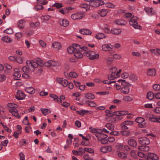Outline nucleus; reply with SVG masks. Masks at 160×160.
I'll use <instances>...</instances> for the list:
<instances>
[{
    "label": "nucleus",
    "instance_id": "nucleus-9",
    "mask_svg": "<svg viewBox=\"0 0 160 160\" xmlns=\"http://www.w3.org/2000/svg\"><path fill=\"white\" fill-rule=\"evenodd\" d=\"M95 136L97 137L98 141H100L105 139V138H107L108 137V136L106 134L101 133H96Z\"/></svg>",
    "mask_w": 160,
    "mask_h": 160
},
{
    "label": "nucleus",
    "instance_id": "nucleus-62",
    "mask_svg": "<svg viewBox=\"0 0 160 160\" xmlns=\"http://www.w3.org/2000/svg\"><path fill=\"white\" fill-rule=\"evenodd\" d=\"M39 43L40 45L43 48H45L46 46L45 42L42 40L39 41Z\"/></svg>",
    "mask_w": 160,
    "mask_h": 160
},
{
    "label": "nucleus",
    "instance_id": "nucleus-54",
    "mask_svg": "<svg viewBox=\"0 0 160 160\" xmlns=\"http://www.w3.org/2000/svg\"><path fill=\"white\" fill-rule=\"evenodd\" d=\"M133 98L132 97L129 96H125L123 98L124 100L126 101H130L133 99Z\"/></svg>",
    "mask_w": 160,
    "mask_h": 160
},
{
    "label": "nucleus",
    "instance_id": "nucleus-45",
    "mask_svg": "<svg viewBox=\"0 0 160 160\" xmlns=\"http://www.w3.org/2000/svg\"><path fill=\"white\" fill-rule=\"evenodd\" d=\"M12 115L18 118H20V116L18 113V110L17 109L15 110V111L12 113Z\"/></svg>",
    "mask_w": 160,
    "mask_h": 160
},
{
    "label": "nucleus",
    "instance_id": "nucleus-38",
    "mask_svg": "<svg viewBox=\"0 0 160 160\" xmlns=\"http://www.w3.org/2000/svg\"><path fill=\"white\" fill-rule=\"evenodd\" d=\"M73 47L75 51H81V47L78 44H74L73 45Z\"/></svg>",
    "mask_w": 160,
    "mask_h": 160
},
{
    "label": "nucleus",
    "instance_id": "nucleus-51",
    "mask_svg": "<svg viewBox=\"0 0 160 160\" xmlns=\"http://www.w3.org/2000/svg\"><path fill=\"white\" fill-rule=\"evenodd\" d=\"M69 76L72 78H75L78 77V74L74 72H71L69 73Z\"/></svg>",
    "mask_w": 160,
    "mask_h": 160
},
{
    "label": "nucleus",
    "instance_id": "nucleus-8",
    "mask_svg": "<svg viewBox=\"0 0 160 160\" xmlns=\"http://www.w3.org/2000/svg\"><path fill=\"white\" fill-rule=\"evenodd\" d=\"M57 80L58 83L62 85L64 87H66L68 85V82L65 79H63L62 78H58Z\"/></svg>",
    "mask_w": 160,
    "mask_h": 160
},
{
    "label": "nucleus",
    "instance_id": "nucleus-49",
    "mask_svg": "<svg viewBox=\"0 0 160 160\" xmlns=\"http://www.w3.org/2000/svg\"><path fill=\"white\" fill-rule=\"evenodd\" d=\"M43 7L41 5H38L35 7V9L36 11L42 10L43 9Z\"/></svg>",
    "mask_w": 160,
    "mask_h": 160
},
{
    "label": "nucleus",
    "instance_id": "nucleus-55",
    "mask_svg": "<svg viewBox=\"0 0 160 160\" xmlns=\"http://www.w3.org/2000/svg\"><path fill=\"white\" fill-rule=\"evenodd\" d=\"M13 75L15 76V77H16L17 78L15 79L16 80H18V78H19L21 76V74L19 72H14L13 73Z\"/></svg>",
    "mask_w": 160,
    "mask_h": 160
},
{
    "label": "nucleus",
    "instance_id": "nucleus-42",
    "mask_svg": "<svg viewBox=\"0 0 160 160\" xmlns=\"http://www.w3.org/2000/svg\"><path fill=\"white\" fill-rule=\"evenodd\" d=\"M24 21L22 20H21L19 21V22L18 24V27L19 28L22 29L24 28V26L23 24L24 23Z\"/></svg>",
    "mask_w": 160,
    "mask_h": 160
},
{
    "label": "nucleus",
    "instance_id": "nucleus-35",
    "mask_svg": "<svg viewBox=\"0 0 160 160\" xmlns=\"http://www.w3.org/2000/svg\"><path fill=\"white\" fill-rule=\"evenodd\" d=\"M106 113V116L109 117H112L113 116V112L109 110H106L105 111Z\"/></svg>",
    "mask_w": 160,
    "mask_h": 160
},
{
    "label": "nucleus",
    "instance_id": "nucleus-7",
    "mask_svg": "<svg viewBox=\"0 0 160 160\" xmlns=\"http://www.w3.org/2000/svg\"><path fill=\"white\" fill-rule=\"evenodd\" d=\"M139 143L142 145H148L150 143L149 139L146 137L140 138L139 139Z\"/></svg>",
    "mask_w": 160,
    "mask_h": 160
},
{
    "label": "nucleus",
    "instance_id": "nucleus-41",
    "mask_svg": "<svg viewBox=\"0 0 160 160\" xmlns=\"http://www.w3.org/2000/svg\"><path fill=\"white\" fill-rule=\"evenodd\" d=\"M41 18L43 20L47 21L49 20L51 18V16L49 15H45L42 16Z\"/></svg>",
    "mask_w": 160,
    "mask_h": 160
},
{
    "label": "nucleus",
    "instance_id": "nucleus-17",
    "mask_svg": "<svg viewBox=\"0 0 160 160\" xmlns=\"http://www.w3.org/2000/svg\"><path fill=\"white\" fill-rule=\"evenodd\" d=\"M138 148L141 151L148 152L149 150V148L148 146L146 145H142L139 146Z\"/></svg>",
    "mask_w": 160,
    "mask_h": 160
},
{
    "label": "nucleus",
    "instance_id": "nucleus-39",
    "mask_svg": "<svg viewBox=\"0 0 160 160\" xmlns=\"http://www.w3.org/2000/svg\"><path fill=\"white\" fill-rule=\"evenodd\" d=\"M121 134L124 136L127 137L129 136L130 133V132L127 130L122 131L121 132Z\"/></svg>",
    "mask_w": 160,
    "mask_h": 160
},
{
    "label": "nucleus",
    "instance_id": "nucleus-27",
    "mask_svg": "<svg viewBox=\"0 0 160 160\" xmlns=\"http://www.w3.org/2000/svg\"><path fill=\"white\" fill-rule=\"evenodd\" d=\"M115 23L119 25H125L126 24V22L123 19L117 20L115 21Z\"/></svg>",
    "mask_w": 160,
    "mask_h": 160
},
{
    "label": "nucleus",
    "instance_id": "nucleus-56",
    "mask_svg": "<svg viewBox=\"0 0 160 160\" xmlns=\"http://www.w3.org/2000/svg\"><path fill=\"white\" fill-rule=\"evenodd\" d=\"M130 154L132 157L135 158L137 157V155L136 151L135 150H132L130 152Z\"/></svg>",
    "mask_w": 160,
    "mask_h": 160
},
{
    "label": "nucleus",
    "instance_id": "nucleus-36",
    "mask_svg": "<svg viewBox=\"0 0 160 160\" xmlns=\"http://www.w3.org/2000/svg\"><path fill=\"white\" fill-rule=\"evenodd\" d=\"M86 104H88L90 107H94L97 106V104L93 101H88L86 102Z\"/></svg>",
    "mask_w": 160,
    "mask_h": 160
},
{
    "label": "nucleus",
    "instance_id": "nucleus-32",
    "mask_svg": "<svg viewBox=\"0 0 160 160\" xmlns=\"http://www.w3.org/2000/svg\"><path fill=\"white\" fill-rule=\"evenodd\" d=\"M105 37V36L103 33H98L95 35V38L98 39H100Z\"/></svg>",
    "mask_w": 160,
    "mask_h": 160
},
{
    "label": "nucleus",
    "instance_id": "nucleus-30",
    "mask_svg": "<svg viewBox=\"0 0 160 160\" xmlns=\"http://www.w3.org/2000/svg\"><path fill=\"white\" fill-rule=\"evenodd\" d=\"M85 97L86 98L89 99H93L95 98L94 95L91 93L85 94Z\"/></svg>",
    "mask_w": 160,
    "mask_h": 160
},
{
    "label": "nucleus",
    "instance_id": "nucleus-12",
    "mask_svg": "<svg viewBox=\"0 0 160 160\" xmlns=\"http://www.w3.org/2000/svg\"><path fill=\"white\" fill-rule=\"evenodd\" d=\"M79 32L83 34L90 35L91 34L92 32L89 30L87 29H82L79 30Z\"/></svg>",
    "mask_w": 160,
    "mask_h": 160
},
{
    "label": "nucleus",
    "instance_id": "nucleus-61",
    "mask_svg": "<svg viewBox=\"0 0 160 160\" xmlns=\"http://www.w3.org/2000/svg\"><path fill=\"white\" fill-rule=\"evenodd\" d=\"M136 77V76L135 75L132 74L130 75L129 78L132 81H135L137 79Z\"/></svg>",
    "mask_w": 160,
    "mask_h": 160
},
{
    "label": "nucleus",
    "instance_id": "nucleus-33",
    "mask_svg": "<svg viewBox=\"0 0 160 160\" xmlns=\"http://www.w3.org/2000/svg\"><path fill=\"white\" fill-rule=\"evenodd\" d=\"M108 12L106 9H102L100 11L99 14L102 17H104L107 15Z\"/></svg>",
    "mask_w": 160,
    "mask_h": 160
},
{
    "label": "nucleus",
    "instance_id": "nucleus-40",
    "mask_svg": "<svg viewBox=\"0 0 160 160\" xmlns=\"http://www.w3.org/2000/svg\"><path fill=\"white\" fill-rule=\"evenodd\" d=\"M149 120L153 122H160V119L154 117H150L149 119Z\"/></svg>",
    "mask_w": 160,
    "mask_h": 160
},
{
    "label": "nucleus",
    "instance_id": "nucleus-31",
    "mask_svg": "<svg viewBox=\"0 0 160 160\" xmlns=\"http://www.w3.org/2000/svg\"><path fill=\"white\" fill-rule=\"evenodd\" d=\"M41 111L43 115L45 116L47 115L51 112V111L49 109L47 108H42L41 109Z\"/></svg>",
    "mask_w": 160,
    "mask_h": 160
},
{
    "label": "nucleus",
    "instance_id": "nucleus-52",
    "mask_svg": "<svg viewBox=\"0 0 160 160\" xmlns=\"http://www.w3.org/2000/svg\"><path fill=\"white\" fill-rule=\"evenodd\" d=\"M84 151L90 153H92L94 152V151L92 148H84Z\"/></svg>",
    "mask_w": 160,
    "mask_h": 160
},
{
    "label": "nucleus",
    "instance_id": "nucleus-3",
    "mask_svg": "<svg viewBox=\"0 0 160 160\" xmlns=\"http://www.w3.org/2000/svg\"><path fill=\"white\" fill-rule=\"evenodd\" d=\"M104 3V2L102 0H95L93 1L92 2H89L90 5L94 7H97Z\"/></svg>",
    "mask_w": 160,
    "mask_h": 160
},
{
    "label": "nucleus",
    "instance_id": "nucleus-43",
    "mask_svg": "<svg viewBox=\"0 0 160 160\" xmlns=\"http://www.w3.org/2000/svg\"><path fill=\"white\" fill-rule=\"evenodd\" d=\"M67 50L68 52L71 54L73 53H74L75 52V50L73 47L70 46L67 48Z\"/></svg>",
    "mask_w": 160,
    "mask_h": 160
},
{
    "label": "nucleus",
    "instance_id": "nucleus-6",
    "mask_svg": "<svg viewBox=\"0 0 160 160\" xmlns=\"http://www.w3.org/2000/svg\"><path fill=\"white\" fill-rule=\"evenodd\" d=\"M25 96V95L22 91L18 90L17 92V94L15 96V97L18 100H21L23 99Z\"/></svg>",
    "mask_w": 160,
    "mask_h": 160
},
{
    "label": "nucleus",
    "instance_id": "nucleus-57",
    "mask_svg": "<svg viewBox=\"0 0 160 160\" xmlns=\"http://www.w3.org/2000/svg\"><path fill=\"white\" fill-rule=\"evenodd\" d=\"M15 61L19 63H22L23 62L22 59L20 57L16 58Z\"/></svg>",
    "mask_w": 160,
    "mask_h": 160
},
{
    "label": "nucleus",
    "instance_id": "nucleus-1",
    "mask_svg": "<svg viewBox=\"0 0 160 160\" xmlns=\"http://www.w3.org/2000/svg\"><path fill=\"white\" fill-rule=\"evenodd\" d=\"M125 16L127 18H132L129 21V23L130 25L132 26L135 29H141V26L138 24V23L137 21L138 18L137 17H134V15L132 13L129 12L126 13Z\"/></svg>",
    "mask_w": 160,
    "mask_h": 160
},
{
    "label": "nucleus",
    "instance_id": "nucleus-15",
    "mask_svg": "<svg viewBox=\"0 0 160 160\" xmlns=\"http://www.w3.org/2000/svg\"><path fill=\"white\" fill-rule=\"evenodd\" d=\"M113 48L112 46H109L108 44H105L102 46V49L104 51H110L111 49Z\"/></svg>",
    "mask_w": 160,
    "mask_h": 160
},
{
    "label": "nucleus",
    "instance_id": "nucleus-5",
    "mask_svg": "<svg viewBox=\"0 0 160 160\" xmlns=\"http://www.w3.org/2000/svg\"><path fill=\"white\" fill-rule=\"evenodd\" d=\"M148 160H158V157L156 154L152 153H148L147 154Z\"/></svg>",
    "mask_w": 160,
    "mask_h": 160
},
{
    "label": "nucleus",
    "instance_id": "nucleus-37",
    "mask_svg": "<svg viewBox=\"0 0 160 160\" xmlns=\"http://www.w3.org/2000/svg\"><path fill=\"white\" fill-rule=\"evenodd\" d=\"M135 121L138 124H140V123L144 122L145 121V119L142 118L138 117L136 119Z\"/></svg>",
    "mask_w": 160,
    "mask_h": 160
},
{
    "label": "nucleus",
    "instance_id": "nucleus-16",
    "mask_svg": "<svg viewBox=\"0 0 160 160\" xmlns=\"http://www.w3.org/2000/svg\"><path fill=\"white\" fill-rule=\"evenodd\" d=\"M52 47L56 49H59L61 47V44L58 42H55L52 44Z\"/></svg>",
    "mask_w": 160,
    "mask_h": 160
},
{
    "label": "nucleus",
    "instance_id": "nucleus-22",
    "mask_svg": "<svg viewBox=\"0 0 160 160\" xmlns=\"http://www.w3.org/2000/svg\"><path fill=\"white\" fill-rule=\"evenodd\" d=\"M34 60L36 62L37 66L39 65L41 67L43 66V62L40 58H37L35 59Z\"/></svg>",
    "mask_w": 160,
    "mask_h": 160
},
{
    "label": "nucleus",
    "instance_id": "nucleus-60",
    "mask_svg": "<svg viewBox=\"0 0 160 160\" xmlns=\"http://www.w3.org/2000/svg\"><path fill=\"white\" fill-rule=\"evenodd\" d=\"M138 125L139 127L141 128H145L147 126L146 123L144 122L142 123H140V124H138Z\"/></svg>",
    "mask_w": 160,
    "mask_h": 160
},
{
    "label": "nucleus",
    "instance_id": "nucleus-10",
    "mask_svg": "<svg viewBox=\"0 0 160 160\" xmlns=\"http://www.w3.org/2000/svg\"><path fill=\"white\" fill-rule=\"evenodd\" d=\"M128 144L131 147L135 148L137 146V142L133 139H130L128 141Z\"/></svg>",
    "mask_w": 160,
    "mask_h": 160
},
{
    "label": "nucleus",
    "instance_id": "nucleus-46",
    "mask_svg": "<svg viewBox=\"0 0 160 160\" xmlns=\"http://www.w3.org/2000/svg\"><path fill=\"white\" fill-rule=\"evenodd\" d=\"M50 97L54 99V100L56 102H58L59 101V98L57 96L54 94H51L50 95Z\"/></svg>",
    "mask_w": 160,
    "mask_h": 160
},
{
    "label": "nucleus",
    "instance_id": "nucleus-19",
    "mask_svg": "<svg viewBox=\"0 0 160 160\" xmlns=\"http://www.w3.org/2000/svg\"><path fill=\"white\" fill-rule=\"evenodd\" d=\"M26 63L27 64H30L31 66H32L33 68V71L34 70V68H36L37 63L36 61L34 60V61H30L28 60L26 61Z\"/></svg>",
    "mask_w": 160,
    "mask_h": 160
},
{
    "label": "nucleus",
    "instance_id": "nucleus-11",
    "mask_svg": "<svg viewBox=\"0 0 160 160\" xmlns=\"http://www.w3.org/2000/svg\"><path fill=\"white\" fill-rule=\"evenodd\" d=\"M59 22L61 25L66 27L68 26L69 25V22L66 19H60L59 21Z\"/></svg>",
    "mask_w": 160,
    "mask_h": 160
},
{
    "label": "nucleus",
    "instance_id": "nucleus-34",
    "mask_svg": "<svg viewBox=\"0 0 160 160\" xmlns=\"http://www.w3.org/2000/svg\"><path fill=\"white\" fill-rule=\"evenodd\" d=\"M2 40L6 42H11L12 40L8 37L5 36L2 38Z\"/></svg>",
    "mask_w": 160,
    "mask_h": 160
},
{
    "label": "nucleus",
    "instance_id": "nucleus-14",
    "mask_svg": "<svg viewBox=\"0 0 160 160\" xmlns=\"http://www.w3.org/2000/svg\"><path fill=\"white\" fill-rule=\"evenodd\" d=\"M148 74L150 76H155L156 75V71L154 68L149 69L147 71Z\"/></svg>",
    "mask_w": 160,
    "mask_h": 160
},
{
    "label": "nucleus",
    "instance_id": "nucleus-25",
    "mask_svg": "<svg viewBox=\"0 0 160 160\" xmlns=\"http://www.w3.org/2000/svg\"><path fill=\"white\" fill-rule=\"evenodd\" d=\"M154 97L155 95L154 93L152 92H148L147 94V98L148 99L152 100Z\"/></svg>",
    "mask_w": 160,
    "mask_h": 160
},
{
    "label": "nucleus",
    "instance_id": "nucleus-13",
    "mask_svg": "<svg viewBox=\"0 0 160 160\" xmlns=\"http://www.w3.org/2000/svg\"><path fill=\"white\" fill-rule=\"evenodd\" d=\"M99 56V55L98 54H96L94 52L91 51L90 56L89 58L90 60H93L98 58Z\"/></svg>",
    "mask_w": 160,
    "mask_h": 160
},
{
    "label": "nucleus",
    "instance_id": "nucleus-21",
    "mask_svg": "<svg viewBox=\"0 0 160 160\" xmlns=\"http://www.w3.org/2000/svg\"><path fill=\"white\" fill-rule=\"evenodd\" d=\"M118 82H121V84L122 87L124 86H130L131 84L126 81V80L124 79H120L118 81Z\"/></svg>",
    "mask_w": 160,
    "mask_h": 160
},
{
    "label": "nucleus",
    "instance_id": "nucleus-47",
    "mask_svg": "<svg viewBox=\"0 0 160 160\" xmlns=\"http://www.w3.org/2000/svg\"><path fill=\"white\" fill-rule=\"evenodd\" d=\"M4 32L8 34H12L13 31L12 29L11 28H8L4 31Z\"/></svg>",
    "mask_w": 160,
    "mask_h": 160
},
{
    "label": "nucleus",
    "instance_id": "nucleus-23",
    "mask_svg": "<svg viewBox=\"0 0 160 160\" xmlns=\"http://www.w3.org/2000/svg\"><path fill=\"white\" fill-rule=\"evenodd\" d=\"M118 75L115 73L114 72H112L110 76H108V78L109 80L114 79L115 78L118 77Z\"/></svg>",
    "mask_w": 160,
    "mask_h": 160
},
{
    "label": "nucleus",
    "instance_id": "nucleus-26",
    "mask_svg": "<svg viewBox=\"0 0 160 160\" xmlns=\"http://www.w3.org/2000/svg\"><path fill=\"white\" fill-rule=\"evenodd\" d=\"M25 91L28 93L31 94H33L35 92V89L32 87L26 88Z\"/></svg>",
    "mask_w": 160,
    "mask_h": 160
},
{
    "label": "nucleus",
    "instance_id": "nucleus-2",
    "mask_svg": "<svg viewBox=\"0 0 160 160\" xmlns=\"http://www.w3.org/2000/svg\"><path fill=\"white\" fill-rule=\"evenodd\" d=\"M45 66L48 67H57L61 65V63L58 61L54 60H48L44 63Z\"/></svg>",
    "mask_w": 160,
    "mask_h": 160
},
{
    "label": "nucleus",
    "instance_id": "nucleus-18",
    "mask_svg": "<svg viewBox=\"0 0 160 160\" xmlns=\"http://www.w3.org/2000/svg\"><path fill=\"white\" fill-rule=\"evenodd\" d=\"M121 32L122 30L120 29L114 28L111 29V33H112L113 34L118 35Z\"/></svg>",
    "mask_w": 160,
    "mask_h": 160
},
{
    "label": "nucleus",
    "instance_id": "nucleus-63",
    "mask_svg": "<svg viewBox=\"0 0 160 160\" xmlns=\"http://www.w3.org/2000/svg\"><path fill=\"white\" fill-rule=\"evenodd\" d=\"M104 30L105 32L106 33H111V30H110V28L108 26L105 27L104 28Z\"/></svg>",
    "mask_w": 160,
    "mask_h": 160
},
{
    "label": "nucleus",
    "instance_id": "nucleus-59",
    "mask_svg": "<svg viewBox=\"0 0 160 160\" xmlns=\"http://www.w3.org/2000/svg\"><path fill=\"white\" fill-rule=\"evenodd\" d=\"M118 155L119 157L121 158H122L124 159L126 158V156L125 154V153L123 152H120L118 153Z\"/></svg>",
    "mask_w": 160,
    "mask_h": 160
},
{
    "label": "nucleus",
    "instance_id": "nucleus-64",
    "mask_svg": "<svg viewBox=\"0 0 160 160\" xmlns=\"http://www.w3.org/2000/svg\"><path fill=\"white\" fill-rule=\"evenodd\" d=\"M20 160H25V156L24 154L22 152L19 153Z\"/></svg>",
    "mask_w": 160,
    "mask_h": 160
},
{
    "label": "nucleus",
    "instance_id": "nucleus-48",
    "mask_svg": "<svg viewBox=\"0 0 160 160\" xmlns=\"http://www.w3.org/2000/svg\"><path fill=\"white\" fill-rule=\"evenodd\" d=\"M106 6L108 8H114L115 7V5L111 2H107L105 3Z\"/></svg>",
    "mask_w": 160,
    "mask_h": 160
},
{
    "label": "nucleus",
    "instance_id": "nucleus-50",
    "mask_svg": "<svg viewBox=\"0 0 160 160\" xmlns=\"http://www.w3.org/2000/svg\"><path fill=\"white\" fill-rule=\"evenodd\" d=\"M153 89L156 91H158L160 90V85L158 84H155L153 85Z\"/></svg>",
    "mask_w": 160,
    "mask_h": 160
},
{
    "label": "nucleus",
    "instance_id": "nucleus-20",
    "mask_svg": "<svg viewBox=\"0 0 160 160\" xmlns=\"http://www.w3.org/2000/svg\"><path fill=\"white\" fill-rule=\"evenodd\" d=\"M129 86L122 87L121 88V91L124 94H128L129 92Z\"/></svg>",
    "mask_w": 160,
    "mask_h": 160
},
{
    "label": "nucleus",
    "instance_id": "nucleus-29",
    "mask_svg": "<svg viewBox=\"0 0 160 160\" xmlns=\"http://www.w3.org/2000/svg\"><path fill=\"white\" fill-rule=\"evenodd\" d=\"M105 126L109 130L112 131L114 130V125L111 123H108L106 124Z\"/></svg>",
    "mask_w": 160,
    "mask_h": 160
},
{
    "label": "nucleus",
    "instance_id": "nucleus-28",
    "mask_svg": "<svg viewBox=\"0 0 160 160\" xmlns=\"http://www.w3.org/2000/svg\"><path fill=\"white\" fill-rule=\"evenodd\" d=\"M88 112V111L84 110H81L80 111H77L76 112L77 114L82 116H84V114Z\"/></svg>",
    "mask_w": 160,
    "mask_h": 160
},
{
    "label": "nucleus",
    "instance_id": "nucleus-4",
    "mask_svg": "<svg viewBox=\"0 0 160 160\" xmlns=\"http://www.w3.org/2000/svg\"><path fill=\"white\" fill-rule=\"evenodd\" d=\"M84 16L85 15L83 13L78 12L72 14L71 18L74 20L79 19L83 18Z\"/></svg>",
    "mask_w": 160,
    "mask_h": 160
},
{
    "label": "nucleus",
    "instance_id": "nucleus-24",
    "mask_svg": "<svg viewBox=\"0 0 160 160\" xmlns=\"http://www.w3.org/2000/svg\"><path fill=\"white\" fill-rule=\"evenodd\" d=\"M81 51H75L74 52V55L77 58H81L83 57V55L81 52Z\"/></svg>",
    "mask_w": 160,
    "mask_h": 160
},
{
    "label": "nucleus",
    "instance_id": "nucleus-58",
    "mask_svg": "<svg viewBox=\"0 0 160 160\" xmlns=\"http://www.w3.org/2000/svg\"><path fill=\"white\" fill-rule=\"evenodd\" d=\"M133 123V121H126L123 122V124L127 125H132Z\"/></svg>",
    "mask_w": 160,
    "mask_h": 160
},
{
    "label": "nucleus",
    "instance_id": "nucleus-44",
    "mask_svg": "<svg viewBox=\"0 0 160 160\" xmlns=\"http://www.w3.org/2000/svg\"><path fill=\"white\" fill-rule=\"evenodd\" d=\"M52 7H56L58 9H59L63 7V5L61 3H55L52 6Z\"/></svg>",
    "mask_w": 160,
    "mask_h": 160
},
{
    "label": "nucleus",
    "instance_id": "nucleus-53",
    "mask_svg": "<svg viewBox=\"0 0 160 160\" xmlns=\"http://www.w3.org/2000/svg\"><path fill=\"white\" fill-rule=\"evenodd\" d=\"M8 107L11 108H16L18 107V106L17 105L12 103H8Z\"/></svg>",
    "mask_w": 160,
    "mask_h": 160
}]
</instances>
